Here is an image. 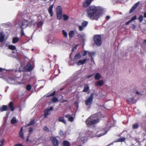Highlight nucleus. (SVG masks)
I'll list each match as a JSON object with an SVG mask.
<instances>
[{
  "instance_id": "obj_1",
  "label": "nucleus",
  "mask_w": 146,
  "mask_h": 146,
  "mask_svg": "<svg viewBox=\"0 0 146 146\" xmlns=\"http://www.w3.org/2000/svg\"><path fill=\"white\" fill-rule=\"evenodd\" d=\"M104 10V8L101 7L91 6L87 9L88 16L91 19L97 21L102 15Z\"/></svg>"
},
{
  "instance_id": "obj_2",
  "label": "nucleus",
  "mask_w": 146,
  "mask_h": 146,
  "mask_svg": "<svg viewBox=\"0 0 146 146\" xmlns=\"http://www.w3.org/2000/svg\"><path fill=\"white\" fill-rule=\"evenodd\" d=\"M100 113H98L91 115L85 121L87 126L93 125L98 123L100 121L99 117L100 115Z\"/></svg>"
},
{
  "instance_id": "obj_3",
  "label": "nucleus",
  "mask_w": 146,
  "mask_h": 146,
  "mask_svg": "<svg viewBox=\"0 0 146 146\" xmlns=\"http://www.w3.org/2000/svg\"><path fill=\"white\" fill-rule=\"evenodd\" d=\"M107 132L104 130H101L98 131L96 133H93L92 131H89L88 133L89 135L88 136V137H90L91 138L94 137H99L103 135H104Z\"/></svg>"
},
{
  "instance_id": "obj_4",
  "label": "nucleus",
  "mask_w": 146,
  "mask_h": 146,
  "mask_svg": "<svg viewBox=\"0 0 146 146\" xmlns=\"http://www.w3.org/2000/svg\"><path fill=\"white\" fill-rule=\"evenodd\" d=\"M94 40L95 44L98 46H100L102 44L101 36L99 35H96L94 36Z\"/></svg>"
},
{
  "instance_id": "obj_5",
  "label": "nucleus",
  "mask_w": 146,
  "mask_h": 146,
  "mask_svg": "<svg viewBox=\"0 0 146 146\" xmlns=\"http://www.w3.org/2000/svg\"><path fill=\"white\" fill-rule=\"evenodd\" d=\"M94 94L93 93L91 94L90 97L85 101L86 104L88 106H90L92 102Z\"/></svg>"
},
{
  "instance_id": "obj_6",
  "label": "nucleus",
  "mask_w": 146,
  "mask_h": 146,
  "mask_svg": "<svg viewBox=\"0 0 146 146\" xmlns=\"http://www.w3.org/2000/svg\"><path fill=\"white\" fill-rule=\"evenodd\" d=\"M28 21L26 20H23L19 23V25L21 29H23L28 26Z\"/></svg>"
},
{
  "instance_id": "obj_7",
  "label": "nucleus",
  "mask_w": 146,
  "mask_h": 146,
  "mask_svg": "<svg viewBox=\"0 0 146 146\" xmlns=\"http://www.w3.org/2000/svg\"><path fill=\"white\" fill-rule=\"evenodd\" d=\"M53 108L51 107L50 109H46L44 111V117L46 118L50 114V111L53 110Z\"/></svg>"
},
{
  "instance_id": "obj_8",
  "label": "nucleus",
  "mask_w": 146,
  "mask_h": 146,
  "mask_svg": "<svg viewBox=\"0 0 146 146\" xmlns=\"http://www.w3.org/2000/svg\"><path fill=\"white\" fill-rule=\"evenodd\" d=\"M50 139L53 143L54 146H58L59 142L55 138L53 137H51L50 138Z\"/></svg>"
},
{
  "instance_id": "obj_9",
  "label": "nucleus",
  "mask_w": 146,
  "mask_h": 146,
  "mask_svg": "<svg viewBox=\"0 0 146 146\" xmlns=\"http://www.w3.org/2000/svg\"><path fill=\"white\" fill-rule=\"evenodd\" d=\"M93 0H86L82 3L83 6L85 7H88L92 2Z\"/></svg>"
},
{
  "instance_id": "obj_10",
  "label": "nucleus",
  "mask_w": 146,
  "mask_h": 146,
  "mask_svg": "<svg viewBox=\"0 0 146 146\" xmlns=\"http://www.w3.org/2000/svg\"><path fill=\"white\" fill-rule=\"evenodd\" d=\"M65 117L68 118V121L70 122H72L73 121L75 118L74 117L68 114L66 115H65Z\"/></svg>"
},
{
  "instance_id": "obj_11",
  "label": "nucleus",
  "mask_w": 146,
  "mask_h": 146,
  "mask_svg": "<svg viewBox=\"0 0 146 146\" xmlns=\"http://www.w3.org/2000/svg\"><path fill=\"white\" fill-rule=\"evenodd\" d=\"M25 70L27 71L30 72L33 69L31 65L29 63H27L25 67Z\"/></svg>"
},
{
  "instance_id": "obj_12",
  "label": "nucleus",
  "mask_w": 146,
  "mask_h": 146,
  "mask_svg": "<svg viewBox=\"0 0 146 146\" xmlns=\"http://www.w3.org/2000/svg\"><path fill=\"white\" fill-rule=\"evenodd\" d=\"M104 82L103 80H99L97 81L95 83V86H102L103 85Z\"/></svg>"
},
{
  "instance_id": "obj_13",
  "label": "nucleus",
  "mask_w": 146,
  "mask_h": 146,
  "mask_svg": "<svg viewBox=\"0 0 146 146\" xmlns=\"http://www.w3.org/2000/svg\"><path fill=\"white\" fill-rule=\"evenodd\" d=\"M88 60V59L85 58L83 60H80L78 62H76V63L78 66H80L84 64L86 61Z\"/></svg>"
},
{
  "instance_id": "obj_14",
  "label": "nucleus",
  "mask_w": 146,
  "mask_h": 146,
  "mask_svg": "<svg viewBox=\"0 0 146 146\" xmlns=\"http://www.w3.org/2000/svg\"><path fill=\"white\" fill-rule=\"evenodd\" d=\"M139 4V2H138L137 3H135L133 6L132 7L131 9L129 11V13H131L133 12L134 10L136 9V8L137 7Z\"/></svg>"
},
{
  "instance_id": "obj_15",
  "label": "nucleus",
  "mask_w": 146,
  "mask_h": 146,
  "mask_svg": "<svg viewBox=\"0 0 146 146\" xmlns=\"http://www.w3.org/2000/svg\"><path fill=\"white\" fill-rule=\"evenodd\" d=\"M53 4L50 5L48 9V11L49 13H50V15L51 17H52L53 16V13L52 12V9L53 7Z\"/></svg>"
},
{
  "instance_id": "obj_16",
  "label": "nucleus",
  "mask_w": 146,
  "mask_h": 146,
  "mask_svg": "<svg viewBox=\"0 0 146 146\" xmlns=\"http://www.w3.org/2000/svg\"><path fill=\"white\" fill-rule=\"evenodd\" d=\"M8 110V107L6 105H3L2 107L0 108V111L1 112Z\"/></svg>"
},
{
  "instance_id": "obj_17",
  "label": "nucleus",
  "mask_w": 146,
  "mask_h": 146,
  "mask_svg": "<svg viewBox=\"0 0 146 146\" xmlns=\"http://www.w3.org/2000/svg\"><path fill=\"white\" fill-rule=\"evenodd\" d=\"M43 24V22L41 21H40L38 22L37 23V27L38 29H40V30H41V28L42 25Z\"/></svg>"
},
{
  "instance_id": "obj_18",
  "label": "nucleus",
  "mask_w": 146,
  "mask_h": 146,
  "mask_svg": "<svg viewBox=\"0 0 146 146\" xmlns=\"http://www.w3.org/2000/svg\"><path fill=\"white\" fill-rule=\"evenodd\" d=\"M5 38V34L2 32H0V42H3Z\"/></svg>"
},
{
  "instance_id": "obj_19",
  "label": "nucleus",
  "mask_w": 146,
  "mask_h": 146,
  "mask_svg": "<svg viewBox=\"0 0 146 146\" xmlns=\"http://www.w3.org/2000/svg\"><path fill=\"white\" fill-rule=\"evenodd\" d=\"M81 57V54L79 53L76 54L74 58V60L75 62L77 61V60L80 58Z\"/></svg>"
},
{
  "instance_id": "obj_20",
  "label": "nucleus",
  "mask_w": 146,
  "mask_h": 146,
  "mask_svg": "<svg viewBox=\"0 0 146 146\" xmlns=\"http://www.w3.org/2000/svg\"><path fill=\"white\" fill-rule=\"evenodd\" d=\"M9 108L11 109V111H13L14 110V108L13 106V102H10L8 106Z\"/></svg>"
},
{
  "instance_id": "obj_21",
  "label": "nucleus",
  "mask_w": 146,
  "mask_h": 146,
  "mask_svg": "<svg viewBox=\"0 0 146 146\" xmlns=\"http://www.w3.org/2000/svg\"><path fill=\"white\" fill-rule=\"evenodd\" d=\"M58 121L63 123L65 124H66V121L63 117H59L58 119Z\"/></svg>"
},
{
  "instance_id": "obj_22",
  "label": "nucleus",
  "mask_w": 146,
  "mask_h": 146,
  "mask_svg": "<svg viewBox=\"0 0 146 146\" xmlns=\"http://www.w3.org/2000/svg\"><path fill=\"white\" fill-rule=\"evenodd\" d=\"M125 140V138L123 137H121L120 138H119L115 141V142H122L124 141Z\"/></svg>"
},
{
  "instance_id": "obj_23",
  "label": "nucleus",
  "mask_w": 146,
  "mask_h": 146,
  "mask_svg": "<svg viewBox=\"0 0 146 146\" xmlns=\"http://www.w3.org/2000/svg\"><path fill=\"white\" fill-rule=\"evenodd\" d=\"M19 40V38L17 37H15L13 38L12 42L15 44L18 42Z\"/></svg>"
},
{
  "instance_id": "obj_24",
  "label": "nucleus",
  "mask_w": 146,
  "mask_h": 146,
  "mask_svg": "<svg viewBox=\"0 0 146 146\" xmlns=\"http://www.w3.org/2000/svg\"><path fill=\"white\" fill-rule=\"evenodd\" d=\"M89 86L87 84L84 85V89L83 91L84 92H86L89 90Z\"/></svg>"
},
{
  "instance_id": "obj_25",
  "label": "nucleus",
  "mask_w": 146,
  "mask_h": 146,
  "mask_svg": "<svg viewBox=\"0 0 146 146\" xmlns=\"http://www.w3.org/2000/svg\"><path fill=\"white\" fill-rule=\"evenodd\" d=\"M23 127H22L21 128V130L19 132V135L20 137L23 139L24 138V135L23 133Z\"/></svg>"
},
{
  "instance_id": "obj_26",
  "label": "nucleus",
  "mask_w": 146,
  "mask_h": 146,
  "mask_svg": "<svg viewBox=\"0 0 146 146\" xmlns=\"http://www.w3.org/2000/svg\"><path fill=\"white\" fill-rule=\"evenodd\" d=\"M101 78V76L99 73H97L95 75V79L96 80H98Z\"/></svg>"
},
{
  "instance_id": "obj_27",
  "label": "nucleus",
  "mask_w": 146,
  "mask_h": 146,
  "mask_svg": "<svg viewBox=\"0 0 146 146\" xmlns=\"http://www.w3.org/2000/svg\"><path fill=\"white\" fill-rule=\"evenodd\" d=\"M128 103L129 104H131L132 103H133L135 102V100L133 98H130L128 99L127 100Z\"/></svg>"
},
{
  "instance_id": "obj_28",
  "label": "nucleus",
  "mask_w": 146,
  "mask_h": 146,
  "mask_svg": "<svg viewBox=\"0 0 146 146\" xmlns=\"http://www.w3.org/2000/svg\"><path fill=\"white\" fill-rule=\"evenodd\" d=\"M62 9L60 6L57 7L56 9V13H62Z\"/></svg>"
},
{
  "instance_id": "obj_29",
  "label": "nucleus",
  "mask_w": 146,
  "mask_h": 146,
  "mask_svg": "<svg viewBox=\"0 0 146 146\" xmlns=\"http://www.w3.org/2000/svg\"><path fill=\"white\" fill-rule=\"evenodd\" d=\"M139 127V125L138 123L133 124L132 126L133 129H135L138 128Z\"/></svg>"
},
{
  "instance_id": "obj_30",
  "label": "nucleus",
  "mask_w": 146,
  "mask_h": 146,
  "mask_svg": "<svg viewBox=\"0 0 146 146\" xmlns=\"http://www.w3.org/2000/svg\"><path fill=\"white\" fill-rule=\"evenodd\" d=\"M63 146H70V143L67 141H64L63 142Z\"/></svg>"
},
{
  "instance_id": "obj_31",
  "label": "nucleus",
  "mask_w": 146,
  "mask_h": 146,
  "mask_svg": "<svg viewBox=\"0 0 146 146\" xmlns=\"http://www.w3.org/2000/svg\"><path fill=\"white\" fill-rule=\"evenodd\" d=\"M74 31H70L69 33V37L71 38L72 37L74 34Z\"/></svg>"
},
{
  "instance_id": "obj_32",
  "label": "nucleus",
  "mask_w": 146,
  "mask_h": 146,
  "mask_svg": "<svg viewBox=\"0 0 146 146\" xmlns=\"http://www.w3.org/2000/svg\"><path fill=\"white\" fill-rule=\"evenodd\" d=\"M58 19L60 20L62 18V13H56Z\"/></svg>"
},
{
  "instance_id": "obj_33",
  "label": "nucleus",
  "mask_w": 146,
  "mask_h": 146,
  "mask_svg": "<svg viewBox=\"0 0 146 146\" xmlns=\"http://www.w3.org/2000/svg\"><path fill=\"white\" fill-rule=\"evenodd\" d=\"M84 135L80 133V136H82V137L80 138V139L82 141H84V140L85 139L86 137L84 136Z\"/></svg>"
},
{
  "instance_id": "obj_34",
  "label": "nucleus",
  "mask_w": 146,
  "mask_h": 146,
  "mask_svg": "<svg viewBox=\"0 0 146 146\" xmlns=\"http://www.w3.org/2000/svg\"><path fill=\"white\" fill-rule=\"evenodd\" d=\"M17 120L15 117H13L11 120V123L12 124H14L16 123Z\"/></svg>"
},
{
  "instance_id": "obj_35",
  "label": "nucleus",
  "mask_w": 146,
  "mask_h": 146,
  "mask_svg": "<svg viewBox=\"0 0 146 146\" xmlns=\"http://www.w3.org/2000/svg\"><path fill=\"white\" fill-rule=\"evenodd\" d=\"M35 120L32 119L29 122L28 124L27 125V126H29L31 125L34 124L35 123Z\"/></svg>"
},
{
  "instance_id": "obj_36",
  "label": "nucleus",
  "mask_w": 146,
  "mask_h": 146,
  "mask_svg": "<svg viewBox=\"0 0 146 146\" xmlns=\"http://www.w3.org/2000/svg\"><path fill=\"white\" fill-rule=\"evenodd\" d=\"M27 80L26 79L25 77H24V78L22 80V82H20L19 84H24L27 82Z\"/></svg>"
},
{
  "instance_id": "obj_37",
  "label": "nucleus",
  "mask_w": 146,
  "mask_h": 146,
  "mask_svg": "<svg viewBox=\"0 0 146 146\" xmlns=\"http://www.w3.org/2000/svg\"><path fill=\"white\" fill-rule=\"evenodd\" d=\"M9 48L12 50H14L16 49V47L13 45H9Z\"/></svg>"
},
{
  "instance_id": "obj_38",
  "label": "nucleus",
  "mask_w": 146,
  "mask_h": 146,
  "mask_svg": "<svg viewBox=\"0 0 146 146\" xmlns=\"http://www.w3.org/2000/svg\"><path fill=\"white\" fill-rule=\"evenodd\" d=\"M53 41V38L52 37H49L47 40L48 42L49 43H52Z\"/></svg>"
},
{
  "instance_id": "obj_39",
  "label": "nucleus",
  "mask_w": 146,
  "mask_h": 146,
  "mask_svg": "<svg viewBox=\"0 0 146 146\" xmlns=\"http://www.w3.org/2000/svg\"><path fill=\"white\" fill-rule=\"evenodd\" d=\"M63 17V19L65 21L67 20L69 18V17L68 16L65 14L64 15Z\"/></svg>"
},
{
  "instance_id": "obj_40",
  "label": "nucleus",
  "mask_w": 146,
  "mask_h": 146,
  "mask_svg": "<svg viewBox=\"0 0 146 146\" xmlns=\"http://www.w3.org/2000/svg\"><path fill=\"white\" fill-rule=\"evenodd\" d=\"M88 24V22L86 21H85L82 23L81 25L83 26V27H85Z\"/></svg>"
},
{
  "instance_id": "obj_41",
  "label": "nucleus",
  "mask_w": 146,
  "mask_h": 146,
  "mask_svg": "<svg viewBox=\"0 0 146 146\" xmlns=\"http://www.w3.org/2000/svg\"><path fill=\"white\" fill-rule=\"evenodd\" d=\"M58 98L56 97H53L52 100V102L54 103H56V102L58 101Z\"/></svg>"
},
{
  "instance_id": "obj_42",
  "label": "nucleus",
  "mask_w": 146,
  "mask_h": 146,
  "mask_svg": "<svg viewBox=\"0 0 146 146\" xmlns=\"http://www.w3.org/2000/svg\"><path fill=\"white\" fill-rule=\"evenodd\" d=\"M62 33L64 36L65 37H67L68 36V34L67 32L64 30H63L62 31Z\"/></svg>"
},
{
  "instance_id": "obj_43",
  "label": "nucleus",
  "mask_w": 146,
  "mask_h": 146,
  "mask_svg": "<svg viewBox=\"0 0 146 146\" xmlns=\"http://www.w3.org/2000/svg\"><path fill=\"white\" fill-rule=\"evenodd\" d=\"M43 129L44 131L47 132H48L50 131L49 129L46 126H44L43 127Z\"/></svg>"
},
{
  "instance_id": "obj_44",
  "label": "nucleus",
  "mask_w": 146,
  "mask_h": 146,
  "mask_svg": "<svg viewBox=\"0 0 146 146\" xmlns=\"http://www.w3.org/2000/svg\"><path fill=\"white\" fill-rule=\"evenodd\" d=\"M80 36V37L82 38V39L83 40H85L86 39V36L84 34H82V35H80L79 34L77 36Z\"/></svg>"
},
{
  "instance_id": "obj_45",
  "label": "nucleus",
  "mask_w": 146,
  "mask_h": 146,
  "mask_svg": "<svg viewBox=\"0 0 146 146\" xmlns=\"http://www.w3.org/2000/svg\"><path fill=\"white\" fill-rule=\"evenodd\" d=\"M143 19V16L142 15H141L139 16L138 18V19L139 22H141L142 21Z\"/></svg>"
},
{
  "instance_id": "obj_46",
  "label": "nucleus",
  "mask_w": 146,
  "mask_h": 146,
  "mask_svg": "<svg viewBox=\"0 0 146 146\" xmlns=\"http://www.w3.org/2000/svg\"><path fill=\"white\" fill-rule=\"evenodd\" d=\"M3 70V69L0 68V78H3V79H4L3 76L2 74V71Z\"/></svg>"
},
{
  "instance_id": "obj_47",
  "label": "nucleus",
  "mask_w": 146,
  "mask_h": 146,
  "mask_svg": "<svg viewBox=\"0 0 146 146\" xmlns=\"http://www.w3.org/2000/svg\"><path fill=\"white\" fill-rule=\"evenodd\" d=\"M26 88L27 90L29 91L31 90V85L29 84L27 86Z\"/></svg>"
},
{
  "instance_id": "obj_48",
  "label": "nucleus",
  "mask_w": 146,
  "mask_h": 146,
  "mask_svg": "<svg viewBox=\"0 0 146 146\" xmlns=\"http://www.w3.org/2000/svg\"><path fill=\"white\" fill-rule=\"evenodd\" d=\"M59 134L61 136H63L65 135V133L62 130L60 131Z\"/></svg>"
},
{
  "instance_id": "obj_49",
  "label": "nucleus",
  "mask_w": 146,
  "mask_h": 146,
  "mask_svg": "<svg viewBox=\"0 0 146 146\" xmlns=\"http://www.w3.org/2000/svg\"><path fill=\"white\" fill-rule=\"evenodd\" d=\"M89 53L88 55H89L90 56H94L95 55V53L94 52H88Z\"/></svg>"
},
{
  "instance_id": "obj_50",
  "label": "nucleus",
  "mask_w": 146,
  "mask_h": 146,
  "mask_svg": "<svg viewBox=\"0 0 146 146\" xmlns=\"http://www.w3.org/2000/svg\"><path fill=\"white\" fill-rule=\"evenodd\" d=\"M84 27H83V26L81 25V26H79V29L80 31H82L83 30V29Z\"/></svg>"
},
{
  "instance_id": "obj_51",
  "label": "nucleus",
  "mask_w": 146,
  "mask_h": 146,
  "mask_svg": "<svg viewBox=\"0 0 146 146\" xmlns=\"http://www.w3.org/2000/svg\"><path fill=\"white\" fill-rule=\"evenodd\" d=\"M137 19V17L136 16H135L134 17H132V18L130 20V21H133Z\"/></svg>"
},
{
  "instance_id": "obj_52",
  "label": "nucleus",
  "mask_w": 146,
  "mask_h": 146,
  "mask_svg": "<svg viewBox=\"0 0 146 146\" xmlns=\"http://www.w3.org/2000/svg\"><path fill=\"white\" fill-rule=\"evenodd\" d=\"M33 21H31L29 22H28V26H31L33 23Z\"/></svg>"
},
{
  "instance_id": "obj_53",
  "label": "nucleus",
  "mask_w": 146,
  "mask_h": 146,
  "mask_svg": "<svg viewBox=\"0 0 146 146\" xmlns=\"http://www.w3.org/2000/svg\"><path fill=\"white\" fill-rule=\"evenodd\" d=\"M55 91H54L53 93H52L50 94L49 95V96H53L54 95H55Z\"/></svg>"
},
{
  "instance_id": "obj_54",
  "label": "nucleus",
  "mask_w": 146,
  "mask_h": 146,
  "mask_svg": "<svg viewBox=\"0 0 146 146\" xmlns=\"http://www.w3.org/2000/svg\"><path fill=\"white\" fill-rule=\"evenodd\" d=\"M92 75H93V74H91V75H90L89 76H88L86 77V79H87L90 78H91L92 76Z\"/></svg>"
},
{
  "instance_id": "obj_55",
  "label": "nucleus",
  "mask_w": 146,
  "mask_h": 146,
  "mask_svg": "<svg viewBox=\"0 0 146 146\" xmlns=\"http://www.w3.org/2000/svg\"><path fill=\"white\" fill-rule=\"evenodd\" d=\"M23 29H22V28L21 29V32H22L21 34V36H23L24 35H25V34L24 32Z\"/></svg>"
},
{
  "instance_id": "obj_56",
  "label": "nucleus",
  "mask_w": 146,
  "mask_h": 146,
  "mask_svg": "<svg viewBox=\"0 0 146 146\" xmlns=\"http://www.w3.org/2000/svg\"><path fill=\"white\" fill-rule=\"evenodd\" d=\"M33 129L32 128H29V132L30 134V133H31L32 132H33Z\"/></svg>"
},
{
  "instance_id": "obj_57",
  "label": "nucleus",
  "mask_w": 146,
  "mask_h": 146,
  "mask_svg": "<svg viewBox=\"0 0 146 146\" xmlns=\"http://www.w3.org/2000/svg\"><path fill=\"white\" fill-rule=\"evenodd\" d=\"M14 146H24L23 145L21 144H17L15 145Z\"/></svg>"
},
{
  "instance_id": "obj_58",
  "label": "nucleus",
  "mask_w": 146,
  "mask_h": 146,
  "mask_svg": "<svg viewBox=\"0 0 146 146\" xmlns=\"http://www.w3.org/2000/svg\"><path fill=\"white\" fill-rule=\"evenodd\" d=\"M87 54V52L86 51H84V53L82 54V56H84L86 55Z\"/></svg>"
},
{
  "instance_id": "obj_59",
  "label": "nucleus",
  "mask_w": 146,
  "mask_h": 146,
  "mask_svg": "<svg viewBox=\"0 0 146 146\" xmlns=\"http://www.w3.org/2000/svg\"><path fill=\"white\" fill-rule=\"evenodd\" d=\"M136 26L134 24H133L132 25V28L133 29H134L136 28Z\"/></svg>"
},
{
  "instance_id": "obj_60",
  "label": "nucleus",
  "mask_w": 146,
  "mask_h": 146,
  "mask_svg": "<svg viewBox=\"0 0 146 146\" xmlns=\"http://www.w3.org/2000/svg\"><path fill=\"white\" fill-rule=\"evenodd\" d=\"M13 80L11 78H9L8 80H7V81L8 82L11 83L10 82V81Z\"/></svg>"
},
{
  "instance_id": "obj_61",
  "label": "nucleus",
  "mask_w": 146,
  "mask_h": 146,
  "mask_svg": "<svg viewBox=\"0 0 146 146\" xmlns=\"http://www.w3.org/2000/svg\"><path fill=\"white\" fill-rule=\"evenodd\" d=\"M131 22V21H130V20L127 22L125 23V25H129L130 23Z\"/></svg>"
},
{
  "instance_id": "obj_62",
  "label": "nucleus",
  "mask_w": 146,
  "mask_h": 146,
  "mask_svg": "<svg viewBox=\"0 0 146 146\" xmlns=\"http://www.w3.org/2000/svg\"><path fill=\"white\" fill-rule=\"evenodd\" d=\"M120 1V0H113V1L114 3H116V2H117L118 1Z\"/></svg>"
},
{
  "instance_id": "obj_63",
  "label": "nucleus",
  "mask_w": 146,
  "mask_h": 146,
  "mask_svg": "<svg viewBox=\"0 0 146 146\" xmlns=\"http://www.w3.org/2000/svg\"><path fill=\"white\" fill-rule=\"evenodd\" d=\"M136 94H137V95H141V94H140V93L139 92H138V91H137L136 92Z\"/></svg>"
},
{
  "instance_id": "obj_64",
  "label": "nucleus",
  "mask_w": 146,
  "mask_h": 146,
  "mask_svg": "<svg viewBox=\"0 0 146 146\" xmlns=\"http://www.w3.org/2000/svg\"><path fill=\"white\" fill-rule=\"evenodd\" d=\"M4 140H1V144H2V145H3V143H4Z\"/></svg>"
}]
</instances>
